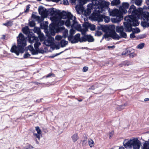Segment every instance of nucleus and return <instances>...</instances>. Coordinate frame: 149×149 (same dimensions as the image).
<instances>
[{
  "mask_svg": "<svg viewBox=\"0 0 149 149\" xmlns=\"http://www.w3.org/2000/svg\"><path fill=\"white\" fill-rule=\"evenodd\" d=\"M130 5L127 2H123L122 4V6H120L119 8L121 10L122 14H126L127 12V9L129 7Z\"/></svg>",
  "mask_w": 149,
  "mask_h": 149,
  "instance_id": "obj_10",
  "label": "nucleus"
},
{
  "mask_svg": "<svg viewBox=\"0 0 149 149\" xmlns=\"http://www.w3.org/2000/svg\"><path fill=\"white\" fill-rule=\"evenodd\" d=\"M120 38H126L127 37L126 33L125 32H124L123 31L120 32Z\"/></svg>",
  "mask_w": 149,
  "mask_h": 149,
  "instance_id": "obj_29",
  "label": "nucleus"
},
{
  "mask_svg": "<svg viewBox=\"0 0 149 149\" xmlns=\"http://www.w3.org/2000/svg\"><path fill=\"white\" fill-rule=\"evenodd\" d=\"M33 31L34 33H37L38 35L41 33L40 28L36 27H34Z\"/></svg>",
  "mask_w": 149,
  "mask_h": 149,
  "instance_id": "obj_28",
  "label": "nucleus"
},
{
  "mask_svg": "<svg viewBox=\"0 0 149 149\" xmlns=\"http://www.w3.org/2000/svg\"><path fill=\"white\" fill-rule=\"evenodd\" d=\"M28 35L29 41L30 43H32L35 42V40H37L38 38L36 37L34 34L33 33L30 32Z\"/></svg>",
  "mask_w": 149,
  "mask_h": 149,
  "instance_id": "obj_11",
  "label": "nucleus"
},
{
  "mask_svg": "<svg viewBox=\"0 0 149 149\" xmlns=\"http://www.w3.org/2000/svg\"><path fill=\"white\" fill-rule=\"evenodd\" d=\"M63 4L64 5L68 4V2L67 0H63Z\"/></svg>",
  "mask_w": 149,
  "mask_h": 149,
  "instance_id": "obj_63",
  "label": "nucleus"
},
{
  "mask_svg": "<svg viewBox=\"0 0 149 149\" xmlns=\"http://www.w3.org/2000/svg\"><path fill=\"white\" fill-rule=\"evenodd\" d=\"M140 13H138L136 17L138 19H143V22H148L149 21V13L147 12H143V9L141 8Z\"/></svg>",
  "mask_w": 149,
  "mask_h": 149,
  "instance_id": "obj_7",
  "label": "nucleus"
},
{
  "mask_svg": "<svg viewBox=\"0 0 149 149\" xmlns=\"http://www.w3.org/2000/svg\"><path fill=\"white\" fill-rule=\"evenodd\" d=\"M52 76L54 77L55 75L53 73H50V74H48L47 76H46V77H47V78L49 77H50Z\"/></svg>",
  "mask_w": 149,
  "mask_h": 149,
  "instance_id": "obj_57",
  "label": "nucleus"
},
{
  "mask_svg": "<svg viewBox=\"0 0 149 149\" xmlns=\"http://www.w3.org/2000/svg\"><path fill=\"white\" fill-rule=\"evenodd\" d=\"M74 27L77 30L80 29H81V26L80 24H77Z\"/></svg>",
  "mask_w": 149,
  "mask_h": 149,
  "instance_id": "obj_47",
  "label": "nucleus"
},
{
  "mask_svg": "<svg viewBox=\"0 0 149 149\" xmlns=\"http://www.w3.org/2000/svg\"><path fill=\"white\" fill-rule=\"evenodd\" d=\"M86 41L89 42H92L94 40V38L91 35H86Z\"/></svg>",
  "mask_w": 149,
  "mask_h": 149,
  "instance_id": "obj_18",
  "label": "nucleus"
},
{
  "mask_svg": "<svg viewBox=\"0 0 149 149\" xmlns=\"http://www.w3.org/2000/svg\"><path fill=\"white\" fill-rule=\"evenodd\" d=\"M134 33L133 31L132 33H131L130 35V38H133L135 37V36L134 35Z\"/></svg>",
  "mask_w": 149,
  "mask_h": 149,
  "instance_id": "obj_56",
  "label": "nucleus"
},
{
  "mask_svg": "<svg viewBox=\"0 0 149 149\" xmlns=\"http://www.w3.org/2000/svg\"><path fill=\"white\" fill-rule=\"evenodd\" d=\"M38 41V39L37 40H35V43L34 44V46L35 48L36 49H38L39 46L41 45V43Z\"/></svg>",
  "mask_w": 149,
  "mask_h": 149,
  "instance_id": "obj_23",
  "label": "nucleus"
},
{
  "mask_svg": "<svg viewBox=\"0 0 149 149\" xmlns=\"http://www.w3.org/2000/svg\"><path fill=\"white\" fill-rule=\"evenodd\" d=\"M88 144L91 148L93 147L94 145V143L92 139H90L88 141Z\"/></svg>",
  "mask_w": 149,
  "mask_h": 149,
  "instance_id": "obj_32",
  "label": "nucleus"
},
{
  "mask_svg": "<svg viewBox=\"0 0 149 149\" xmlns=\"http://www.w3.org/2000/svg\"><path fill=\"white\" fill-rule=\"evenodd\" d=\"M134 30V31H133L134 33H137L140 32V29L138 28H136V29H133Z\"/></svg>",
  "mask_w": 149,
  "mask_h": 149,
  "instance_id": "obj_52",
  "label": "nucleus"
},
{
  "mask_svg": "<svg viewBox=\"0 0 149 149\" xmlns=\"http://www.w3.org/2000/svg\"><path fill=\"white\" fill-rule=\"evenodd\" d=\"M68 44V42L67 41L64 40H61L60 42L61 47H64L65 46L67 45Z\"/></svg>",
  "mask_w": 149,
  "mask_h": 149,
  "instance_id": "obj_25",
  "label": "nucleus"
},
{
  "mask_svg": "<svg viewBox=\"0 0 149 149\" xmlns=\"http://www.w3.org/2000/svg\"><path fill=\"white\" fill-rule=\"evenodd\" d=\"M146 34L140 35L138 36V38L139 39H142L146 37Z\"/></svg>",
  "mask_w": 149,
  "mask_h": 149,
  "instance_id": "obj_43",
  "label": "nucleus"
},
{
  "mask_svg": "<svg viewBox=\"0 0 149 149\" xmlns=\"http://www.w3.org/2000/svg\"><path fill=\"white\" fill-rule=\"evenodd\" d=\"M104 15H101L98 16L97 17V19L99 22H102L104 19Z\"/></svg>",
  "mask_w": 149,
  "mask_h": 149,
  "instance_id": "obj_33",
  "label": "nucleus"
},
{
  "mask_svg": "<svg viewBox=\"0 0 149 149\" xmlns=\"http://www.w3.org/2000/svg\"><path fill=\"white\" fill-rule=\"evenodd\" d=\"M31 48L32 49V54L33 55H35L38 54V52L33 49V48L32 47H31Z\"/></svg>",
  "mask_w": 149,
  "mask_h": 149,
  "instance_id": "obj_45",
  "label": "nucleus"
},
{
  "mask_svg": "<svg viewBox=\"0 0 149 149\" xmlns=\"http://www.w3.org/2000/svg\"><path fill=\"white\" fill-rule=\"evenodd\" d=\"M3 24L7 27H10L13 25V21L11 20L7 21L6 23H3Z\"/></svg>",
  "mask_w": 149,
  "mask_h": 149,
  "instance_id": "obj_22",
  "label": "nucleus"
},
{
  "mask_svg": "<svg viewBox=\"0 0 149 149\" xmlns=\"http://www.w3.org/2000/svg\"><path fill=\"white\" fill-rule=\"evenodd\" d=\"M141 143L140 141L136 138L130 140L124 144L126 148H133V149H139Z\"/></svg>",
  "mask_w": 149,
  "mask_h": 149,
  "instance_id": "obj_3",
  "label": "nucleus"
},
{
  "mask_svg": "<svg viewBox=\"0 0 149 149\" xmlns=\"http://www.w3.org/2000/svg\"><path fill=\"white\" fill-rule=\"evenodd\" d=\"M120 0H113L111 3V6H117L120 3Z\"/></svg>",
  "mask_w": 149,
  "mask_h": 149,
  "instance_id": "obj_17",
  "label": "nucleus"
},
{
  "mask_svg": "<svg viewBox=\"0 0 149 149\" xmlns=\"http://www.w3.org/2000/svg\"><path fill=\"white\" fill-rule=\"evenodd\" d=\"M90 29L91 31H94L95 29V25L93 24H90Z\"/></svg>",
  "mask_w": 149,
  "mask_h": 149,
  "instance_id": "obj_44",
  "label": "nucleus"
},
{
  "mask_svg": "<svg viewBox=\"0 0 149 149\" xmlns=\"http://www.w3.org/2000/svg\"><path fill=\"white\" fill-rule=\"evenodd\" d=\"M108 32L109 33H106L104 37L105 38L111 37L115 40H119L120 38V36L116 33L114 29H110Z\"/></svg>",
  "mask_w": 149,
  "mask_h": 149,
  "instance_id": "obj_8",
  "label": "nucleus"
},
{
  "mask_svg": "<svg viewBox=\"0 0 149 149\" xmlns=\"http://www.w3.org/2000/svg\"><path fill=\"white\" fill-rule=\"evenodd\" d=\"M115 47V45H113L112 46H108L107 48L108 49H109L110 48L114 49Z\"/></svg>",
  "mask_w": 149,
  "mask_h": 149,
  "instance_id": "obj_64",
  "label": "nucleus"
},
{
  "mask_svg": "<svg viewBox=\"0 0 149 149\" xmlns=\"http://www.w3.org/2000/svg\"><path fill=\"white\" fill-rule=\"evenodd\" d=\"M87 30L88 29L87 27H86V28L85 29H81V34L83 35H86V33Z\"/></svg>",
  "mask_w": 149,
  "mask_h": 149,
  "instance_id": "obj_36",
  "label": "nucleus"
},
{
  "mask_svg": "<svg viewBox=\"0 0 149 149\" xmlns=\"http://www.w3.org/2000/svg\"><path fill=\"white\" fill-rule=\"evenodd\" d=\"M97 86L96 85H93L90 88V89H91L92 90H94L95 88H97Z\"/></svg>",
  "mask_w": 149,
  "mask_h": 149,
  "instance_id": "obj_58",
  "label": "nucleus"
},
{
  "mask_svg": "<svg viewBox=\"0 0 149 149\" xmlns=\"http://www.w3.org/2000/svg\"><path fill=\"white\" fill-rule=\"evenodd\" d=\"M141 10H142L141 8H139L137 9H136V7L134 5H132L130 6L129 9L127 11V13L129 14L130 13H131L132 14L126 17L132 18V17L131 16H133L134 17L136 18V19H138L136 17L137 16V15L138 14V13H140Z\"/></svg>",
  "mask_w": 149,
  "mask_h": 149,
  "instance_id": "obj_4",
  "label": "nucleus"
},
{
  "mask_svg": "<svg viewBox=\"0 0 149 149\" xmlns=\"http://www.w3.org/2000/svg\"><path fill=\"white\" fill-rule=\"evenodd\" d=\"M125 106V105H121L118 108V109L119 111H121L122 109H123Z\"/></svg>",
  "mask_w": 149,
  "mask_h": 149,
  "instance_id": "obj_59",
  "label": "nucleus"
},
{
  "mask_svg": "<svg viewBox=\"0 0 149 149\" xmlns=\"http://www.w3.org/2000/svg\"><path fill=\"white\" fill-rule=\"evenodd\" d=\"M47 9L44 10V8L42 6H40L38 9L39 13L42 16H45Z\"/></svg>",
  "mask_w": 149,
  "mask_h": 149,
  "instance_id": "obj_14",
  "label": "nucleus"
},
{
  "mask_svg": "<svg viewBox=\"0 0 149 149\" xmlns=\"http://www.w3.org/2000/svg\"><path fill=\"white\" fill-rule=\"evenodd\" d=\"M131 52V51L128 48L126 49L122 52L121 55L122 56L127 55H129L130 53Z\"/></svg>",
  "mask_w": 149,
  "mask_h": 149,
  "instance_id": "obj_20",
  "label": "nucleus"
},
{
  "mask_svg": "<svg viewBox=\"0 0 149 149\" xmlns=\"http://www.w3.org/2000/svg\"><path fill=\"white\" fill-rule=\"evenodd\" d=\"M104 21L106 23H108L110 21V19L107 16H105L104 15Z\"/></svg>",
  "mask_w": 149,
  "mask_h": 149,
  "instance_id": "obj_39",
  "label": "nucleus"
},
{
  "mask_svg": "<svg viewBox=\"0 0 149 149\" xmlns=\"http://www.w3.org/2000/svg\"><path fill=\"white\" fill-rule=\"evenodd\" d=\"M38 37L40 40V41L42 42L45 40V37L43 33H41L38 34Z\"/></svg>",
  "mask_w": 149,
  "mask_h": 149,
  "instance_id": "obj_27",
  "label": "nucleus"
},
{
  "mask_svg": "<svg viewBox=\"0 0 149 149\" xmlns=\"http://www.w3.org/2000/svg\"><path fill=\"white\" fill-rule=\"evenodd\" d=\"M33 148L32 146L30 145H28L24 147L23 149H33Z\"/></svg>",
  "mask_w": 149,
  "mask_h": 149,
  "instance_id": "obj_46",
  "label": "nucleus"
},
{
  "mask_svg": "<svg viewBox=\"0 0 149 149\" xmlns=\"http://www.w3.org/2000/svg\"><path fill=\"white\" fill-rule=\"evenodd\" d=\"M142 2L141 0H136L135 1V3L137 6H140Z\"/></svg>",
  "mask_w": 149,
  "mask_h": 149,
  "instance_id": "obj_40",
  "label": "nucleus"
},
{
  "mask_svg": "<svg viewBox=\"0 0 149 149\" xmlns=\"http://www.w3.org/2000/svg\"><path fill=\"white\" fill-rule=\"evenodd\" d=\"M36 14V13L35 12H33L32 14L31 17L34 19H37V18H40L39 16L36 15L35 14Z\"/></svg>",
  "mask_w": 149,
  "mask_h": 149,
  "instance_id": "obj_35",
  "label": "nucleus"
},
{
  "mask_svg": "<svg viewBox=\"0 0 149 149\" xmlns=\"http://www.w3.org/2000/svg\"><path fill=\"white\" fill-rule=\"evenodd\" d=\"M129 55L130 58H133L135 56L136 54L132 52V53H130L129 54Z\"/></svg>",
  "mask_w": 149,
  "mask_h": 149,
  "instance_id": "obj_50",
  "label": "nucleus"
},
{
  "mask_svg": "<svg viewBox=\"0 0 149 149\" xmlns=\"http://www.w3.org/2000/svg\"><path fill=\"white\" fill-rule=\"evenodd\" d=\"M30 54L28 53H26L25 54H24V58H27L30 56Z\"/></svg>",
  "mask_w": 149,
  "mask_h": 149,
  "instance_id": "obj_54",
  "label": "nucleus"
},
{
  "mask_svg": "<svg viewBox=\"0 0 149 149\" xmlns=\"http://www.w3.org/2000/svg\"><path fill=\"white\" fill-rule=\"evenodd\" d=\"M70 35L68 37V40H71V39H73V35L75 33V31L72 29H70Z\"/></svg>",
  "mask_w": 149,
  "mask_h": 149,
  "instance_id": "obj_15",
  "label": "nucleus"
},
{
  "mask_svg": "<svg viewBox=\"0 0 149 149\" xmlns=\"http://www.w3.org/2000/svg\"><path fill=\"white\" fill-rule=\"evenodd\" d=\"M30 4L27 5L26 6V9L24 11V13H27L28 12L29 10V8H30Z\"/></svg>",
  "mask_w": 149,
  "mask_h": 149,
  "instance_id": "obj_51",
  "label": "nucleus"
},
{
  "mask_svg": "<svg viewBox=\"0 0 149 149\" xmlns=\"http://www.w3.org/2000/svg\"><path fill=\"white\" fill-rule=\"evenodd\" d=\"M109 4V3L106 1H101L98 2V5L101 9L107 7Z\"/></svg>",
  "mask_w": 149,
  "mask_h": 149,
  "instance_id": "obj_12",
  "label": "nucleus"
},
{
  "mask_svg": "<svg viewBox=\"0 0 149 149\" xmlns=\"http://www.w3.org/2000/svg\"><path fill=\"white\" fill-rule=\"evenodd\" d=\"M17 38L18 45L17 46L15 45H13L10 49V52L18 56L20 53H24V47L26 45V42L24 35L21 33H19Z\"/></svg>",
  "mask_w": 149,
  "mask_h": 149,
  "instance_id": "obj_1",
  "label": "nucleus"
},
{
  "mask_svg": "<svg viewBox=\"0 0 149 149\" xmlns=\"http://www.w3.org/2000/svg\"><path fill=\"white\" fill-rule=\"evenodd\" d=\"M74 19L72 20V24L71 25L72 27H74L77 24V22L76 20V18L75 17H74Z\"/></svg>",
  "mask_w": 149,
  "mask_h": 149,
  "instance_id": "obj_37",
  "label": "nucleus"
},
{
  "mask_svg": "<svg viewBox=\"0 0 149 149\" xmlns=\"http://www.w3.org/2000/svg\"><path fill=\"white\" fill-rule=\"evenodd\" d=\"M88 67L85 66L82 69L83 72H86L88 70Z\"/></svg>",
  "mask_w": 149,
  "mask_h": 149,
  "instance_id": "obj_53",
  "label": "nucleus"
},
{
  "mask_svg": "<svg viewBox=\"0 0 149 149\" xmlns=\"http://www.w3.org/2000/svg\"><path fill=\"white\" fill-rule=\"evenodd\" d=\"M80 36V34L77 33L73 37V39H71V40H68L70 41L71 43L72 44L78 42L79 41Z\"/></svg>",
  "mask_w": 149,
  "mask_h": 149,
  "instance_id": "obj_13",
  "label": "nucleus"
},
{
  "mask_svg": "<svg viewBox=\"0 0 149 149\" xmlns=\"http://www.w3.org/2000/svg\"><path fill=\"white\" fill-rule=\"evenodd\" d=\"M65 29L64 27H58L56 29V31L57 32H60Z\"/></svg>",
  "mask_w": 149,
  "mask_h": 149,
  "instance_id": "obj_41",
  "label": "nucleus"
},
{
  "mask_svg": "<svg viewBox=\"0 0 149 149\" xmlns=\"http://www.w3.org/2000/svg\"><path fill=\"white\" fill-rule=\"evenodd\" d=\"M56 26H58V25H57V21H56L54 23L50 25L49 28L51 29H54L55 28Z\"/></svg>",
  "mask_w": 149,
  "mask_h": 149,
  "instance_id": "obj_31",
  "label": "nucleus"
},
{
  "mask_svg": "<svg viewBox=\"0 0 149 149\" xmlns=\"http://www.w3.org/2000/svg\"><path fill=\"white\" fill-rule=\"evenodd\" d=\"M41 134H39L38 133H37V134H36V133H34L33 134V135L35 136H36V137L38 138L39 139H40V135H41Z\"/></svg>",
  "mask_w": 149,
  "mask_h": 149,
  "instance_id": "obj_55",
  "label": "nucleus"
},
{
  "mask_svg": "<svg viewBox=\"0 0 149 149\" xmlns=\"http://www.w3.org/2000/svg\"><path fill=\"white\" fill-rule=\"evenodd\" d=\"M35 129L37 132V133L39 134H41V131L38 127H35Z\"/></svg>",
  "mask_w": 149,
  "mask_h": 149,
  "instance_id": "obj_42",
  "label": "nucleus"
},
{
  "mask_svg": "<svg viewBox=\"0 0 149 149\" xmlns=\"http://www.w3.org/2000/svg\"><path fill=\"white\" fill-rule=\"evenodd\" d=\"M142 149H149V141H146L145 142Z\"/></svg>",
  "mask_w": 149,
  "mask_h": 149,
  "instance_id": "obj_24",
  "label": "nucleus"
},
{
  "mask_svg": "<svg viewBox=\"0 0 149 149\" xmlns=\"http://www.w3.org/2000/svg\"><path fill=\"white\" fill-rule=\"evenodd\" d=\"M30 25L31 26L33 27L35 25V23L34 22H31L30 23Z\"/></svg>",
  "mask_w": 149,
  "mask_h": 149,
  "instance_id": "obj_61",
  "label": "nucleus"
},
{
  "mask_svg": "<svg viewBox=\"0 0 149 149\" xmlns=\"http://www.w3.org/2000/svg\"><path fill=\"white\" fill-rule=\"evenodd\" d=\"M124 30V28L122 26L117 27L116 28V31L118 33H120Z\"/></svg>",
  "mask_w": 149,
  "mask_h": 149,
  "instance_id": "obj_26",
  "label": "nucleus"
},
{
  "mask_svg": "<svg viewBox=\"0 0 149 149\" xmlns=\"http://www.w3.org/2000/svg\"><path fill=\"white\" fill-rule=\"evenodd\" d=\"M110 29L109 27L107 26L102 25V30L103 31L106 32V33H107Z\"/></svg>",
  "mask_w": 149,
  "mask_h": 149,
  "instance_id": "obj_19",
  "label": "nucleus"
},
{
  "mask_svg": "<svg viewBox=\"0 0 149 149\" xmlns=\"http://www.w3.org/2000/svg\"><path fill=\"white\" fill-rule=\"evenodd\" d=\"M102 25H101V24H99L97 27V29L98 30H101L102 29Z\"/></svg>",
  "mask_w": 149,
  "mask_h": 149,
  "instance_id": "obj_60",
  "label": "nucleus"
},
{
  "mask_svg": "<svg viewBox=\"0 0 149 149\" xmlns=\"http://www.w3.org/2000/svg\"><path fill=\"white\" fill-rule=\"evenodd\" d=\"M145 45V43H141L138 45L137 46V48L139 49H142Z\"/></svg>",
  "mask_w": 149,
  "mask_h": 149,
  "instance_id": "obj_38",
  "label": "nucleus"
},
{
  "mask_svg": "<svg viewBox=\"0 0 149 149\" xmlns=\"http://www.w3.org/2000/svg\"><path fill=\"white\" fill-rule=\"evenodd\" d=\"M23 32L25 34L27 35L30 32L28 26H26L22 29Z\"/></svg>",
  "mask_w": 149,
  "mask_h": 149,
  "instance_id": "obj_21",
  "label": "nucleus"
},
{
  "mask_svg": "<svg viewBox=\"0 0 149 149\" xmlns=\"http://www.w3.org/2000/svg\"><path fill=\"white\" fill-rule=\"evenodd\" d=\"M102 34L101 31H97L95 33V36H101Z\"/></svg>",
  "mask_w": 149,
  "mask_h": 149,
  "instance_id": "obj_48",
  "label": "nucleus"
},
{
  "mask_svg": "<svg viewBox=\"0 0 149 149\" xmlns=\"http://www.w3.org/2000/svg\"><path fill=\"white\" fill-rule=\"evenodd\" d=\"M132 18L125 17V20L126 22L123 23L124 29L125 32H130L132 31V26H138L139 22L138 21V19H136L133 16H131Z\"/></svg>",
  "mask_w": 149,
  "mask_h": 149,
  "instance_id": "obj_2",
  "label": "nucleus"
},
{
  "mask_svg": "<svg viewBox=\"0 0 149 149\" xmlns=\"http://www.w3.org/2000/svg\"><path fill=\"white\" fill-rule=\"evenodd\" d=\"M61 37L60 36H56L55 37L56 40H59L61 39Z\"/></svg>",
  "mask_w": 149,
  "mask_h": 149,
  "instance_id": "obj_62",
  "label": "nucleus"
},
{
  "mask_svg": "<svg viewBox=\"0 0 149 149\" xmlns=\"http://www.w3.org/2000/svg\"><path fill=\"white\" fill-rule=\"evenodd\" d=\"M71 137L73 142L74 143L77 141L79 139L78 134L77 133H75L73 134L71 136Z\"/></svg>",
  "mask_w": 149,
  "mask_h": 149,
  "instance_id": "obj_16",
  "label": "nucleus"
},
{
  "mask_svg": "<svg viewBox=\"0 0 149 149\" xmlns=\"http://www.w3.org/2000/svg\"><path fill=\"white\" fill-rule=\"evenodd\" d=\"M57 25L58 26H62L65 24V22L64 21L60 20L58 22L56 21Z\"/></svg>",
  "mask_w": 149,
  "mask_h": 149,
  "instance_id": "obj_30",
  "label": "nucleus"
},
{
  "mask_svg": "<svg viewBox=\"0 0 149 149\" xmlns=\"http://www.w3.org/2000/svg\"><path fill=\"white\" fill-rule=\"evenodd\" d=\"M40 27L42 29H45L47 27V26L45 24H41L40 25Z\"/></svg>",
  "mask_w": 149,
  "mask_h": 149,
  "instance_id": "obj_49",
  "label": "nucleus"
},
{
  "mask_svg": "<svg viewBox=\"0 0 149 149\" xmlns=\"http://www.w3.org/2000/svg\"><path fill=\"white\" fill-rule=\"evenodd\" d=\"M122 13L121 10H118V9H115L111 12V15L113 16H116V17L114 19V22H118L120 21L121 18H123L122 16Z\"/></svg>",
  "mask_w": 149,
  "mask_h": 149,
  "instance_id": "obj_6",
  "label": "nucleus"
},
{
  "mask_svg": "<svg viewBox=\"0 0 149 149\" xmlns=\"http://www.w3.org/2000/svg\"><path fill=\"white\" fill-rule=\"evenodd\" d=\"M72 18L73 15L70 13H67L63 10V14L61 15L59 19H67L65 22V24L67 26H69L71 25L70 20H72Z\"/></svg>",
  "mask_w": 149,
  "mask_h": 149,
  "instance_id": "obj_5",
  "label": "nucleus"
},
{
  "mask_svg": "<svg viewBox=\"0 0 149 149\" xmlns=\"http://www.w3.org/2000/svg\"><path fill=\"white\" fill-rule=\"evenodd\" d=\"M86 35H85L84 36L81 37V38H80V40H79V42H86Z\"/></svg>",
  "mask_w": 149,
  "mask_h": 149,
  "instance_id": "obj_34",
  "label": "nucleus"
},
{
  "mask_svg": "<svg viewBox=\"0 0 149 149\" xmlns=\"http://www.w3.org/2000/svg\"><path fill=\"white\" fill-rule=\"evenodd\" d=\"M63 14V11L61 12L59 11H57L54 10V8H52L49 9L48 10H47L45 16H46L47 14H50L51 15H58L59 17V18L60 17L61 15H62Z\"/></svg>",
  "mask_w": 149,
  "mask_h": 149,
  "instance_id": "obj_9",
  "label": "nucleus"
}]
</instances>
